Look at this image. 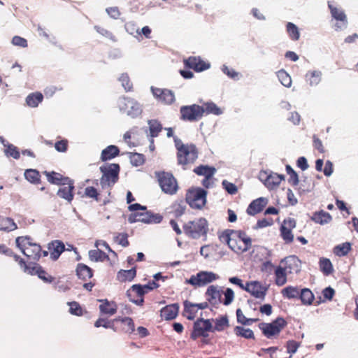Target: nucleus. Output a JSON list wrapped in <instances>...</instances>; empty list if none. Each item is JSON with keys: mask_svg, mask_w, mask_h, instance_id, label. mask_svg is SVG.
<instances>
[{"mask_svg": "<svg viewBox=\"0 0 358 358\" xmlns=\"http://www.w3.org/2000/svg\"><path fill=\"white\" fill-rule=\"evenodd\" d=\"M175 146L177 150L178 164L182 166L183 169L187 166L194 164L199 155V150L193 143L184 144L177 136H174Z\"/></svg>", "mask_w": 358, "mask_h": 358, "instance_id": "f257e3e1", "label": "nucleus"}, {"mask_svg": "<svg viewBox=\"0 0 358 358\" xmlns=\"http://www.w3.org/2000/svg\"><path fill=\"white\" fill-rule=\"evenodd\" d=\"M205 296L208 303L213 306L217 307L220 304L229 306L234 298V291L231 288H227L225 291L218 285H210L208 287Z\"/></svg>", "mask_w": 358, "mask_h": 358, "instance_id": "f03ea898", "label": "nucleus"}, {"mask_svg": "<svg viewBox=\"0 0 358 358\" xmlns=\"http://www.w3.org/2000/svg\"><path fill=\"white\" fill-rule=\"evenodd\" d=\"M222 243H227L236 253L241 254L246 250V234L242 231L225 230L219 236Z\"/></svg>", "mask_w": 358, "mask_h": 358, "instance_id": "7ed1b4c3", "label": "nucleus"}, {"mask_svg": "<svg viewBox=\"0 0 358 358\" xmlns=\"http://www.w3.org/2000/svg\"><path fill=\"white\" fill-rule=\"evenodd\" d=\"M15 243L16 246L29 259L38 261L42 255L43 257L48 255V251L42 252L40 245L31 243L29 238L19 236L16 238Z\"/></svg>", "mask_w": 358, "mask_h": 358, "instance_id": "20e7f679", "label": "nucleus"}, {"mask_svg": "<svg viewBox=\"0 0 358 358\" xmlns=\"http://www.w3.org/2000/svg\"><path fill=\"white\" fill-rule=\"evenodd\" d=\"M183 231L188 237L193 239H199L201 237L206 239L208 222L203 217L189 221L183 225Z\"/></svg>", "mask_w": 358, "mask_h": 358, "instance_id": "39448f33", "label": "nucleus"}, {"mask_svg": "<svg viewBox=\"0 0 358 358\" xmlns=\"http://www.w3.org/2000/svg\"><path fill=\"white\" fill-rule=\"evenodd\" d=\"M120 167L118 164H110L108 166H102L100 171L102 176L100 179V185L103 189H108V194L110 189L119 180Z\"/></svg>", "mask_w": 358, "mask_h": 358, "instance_id": "423d86ee", "label": "nucleus"}, {"mask_svg": "<svg viewBox=\"0 0 358 358\" xmlns=\"http://www.w3.org/2000/svg\"><path fill=\"white\" fill-rule=\"evenodd\" d=\"M156 178L162 191L164 194L174 195L178 191V182L171 173L165 171L157 172Z\"/></svg>", "mask_w": 358, "mask_h": 358, "instance_id": "0eeeda50", "label": "nucleus"}, {"mask_svg": "<svg viewBox=\"0 0 358 358\" xmlns=\"http://www.w3.org/2000/svg\"><path fill=\"white\" fill-rule=\"evenodd\" d=\"M220 278L219 275L212 271H199L185 280V284L191 285L194 288L204 287Z\"/></svg>", "mask_w": 358, "mask_h": 358, "instance_id": "6e6552de", "label": "nucleus"}, {"mask_svg": "<svg viewBox=\"0 0 358 358\" xmlns=\"http://www.w3.org/2000/svg\"><path fill=\"white\" fill-rule=\"evenodd\" d=\"M207 192L201 187L189 189L185 196L187 203L191 208L201 209L206 203Z\"/></svg>", "mask_w": 358, "mask_h": 358, "instance_id": "1a4fd4ad", "label": "nucleus"}, {"mask_svg": "<svg viewBox=\"0 0 358 358\" xmlns=\"http://www.w3.org/2000/svg\"><path fill=\"white\" fill-rule=\"evenodd\" d=\"M119 109L131 117H136L142 113L141 105L134 99L129 97H121L117 101Z\"/></svg>", "mask_w": 358, "mask_h": 358, "instance_id": "9d476101", "label": "nucleus"}, {"mask_svg": "<svg viewBox=\"0 0 358 358\" xmlns=\"http://www.w3.org/2000/svg\"><path fill=\"white\" fill-rule=\"evenodd\" d=\"M180 120L188 122H196L203 116L202 107L197 104L182 106L180 108Z\"/></svg>", "mask_w": 358, "mask_h": 358, "instance_id": "9b49d317", "label": "nucleus"}, {"mask_svg": "<svg viewBox=\"0 0 358 358\" xmlns=\"http://www.w3.org/2000/svg\"><path fill=\"white\" fill-rule=\"evenodd\" d=\"M162 216L159 214H155L151 211L143 210L141 212L131 213L128 217L130 223L141 222L146 224L159 223L162 220Z\"/></svg>", "mask_w": 358, "mask_h": 358, "instance_id": "f8f14e48", "label": "nucleus"}, {"mask_svg": "<svg viewBox=\"0 0 358 358\" xmlns=\"http://www.w3.org/2000/svg\"><path fill=\"white\" fill-rule=\"evenodd\" d=\"M287 322L282 317H278L271 323H261L259 328L264 335L270 338L274 336L278 335L280 332L286 327Z\"/></svg>", "mask_w": 358, "mask_h": 358, "instance_id": "ddd939ff", "label": "nucleus"}, {"mask_svg": "<svg viewBox=\"0 0 358 358\" xmlns=\"http://www.w3.org/2000/svg\"><path fill=\"white\" fill-rule=\"evenodd\" d=\"M212 329V324L209 320L198 319L194 322L193 331L191 333V338L196 340L199 337L206 338L208 336V332Z\"/></svg>", "mask_w": 358, "mask_h": 358, "instance_id": "4468645a", "label": "nucleus"}, {"mask_svg": "<svg viewBox=\"0 0 358 358\" xmlns=\"http://www.w3.org/2000/svg\"><path fill=\"white\" fill-rule=\"evenodd\" d=\"M259 178L264 182L265 186L270 189H273L279 186L281 181L284 179L282 175H279L275 173H268L267 171H261Z\"/></svg>", "mask_w": 358, "mask_h": 358, "instance_id": "2eb2a0df", "label": "nucleus"}, {"mask_svg": "<svg viewBox=\"0 0 358 358\" xmlns=\"http://www.w3.org/2000/svg\"><path fill=\"white\" fill-rule=\"evenodd\" d=\"M186 68L192 69L196 72H201L210 69V64L201 59V57L190 56L183 60Z\"/></svg>", "mask_w": 358, "mask_h": 358, "instance_id": "dca6fc26", "label": "nucleus"}, {"mask_svg": "<svg viewBox=\"0 0 358 358\" xmlns=\"http://www.w3.org/2000/svg\"><path fill=\"white\" fill-rule=\"evenodd\" d=\"M147 291L143 290V287L141 285H133L127 291V296L129 301L138 305L143 306L144 303V295Z\"/></svg>", "mask_w": 358, "mask_h": 358, "instance_id": "f3484780", "label": "nucleus"}, {"mask_svg": "<svg viewBox=\"0 0 358 358\" xmlns=\"http://www.w3.org/2000/svg\"><path fill=\"white\" fill-rule=\"evenodd\" d=\"M280 264L289 275L296 274L301 271V260L295 255H290L285 257L280 262Z\"/></svg>", "mask_w": 358, "mask_h": 358, "instance_id": "a211bd4d", "label": "nucleus"}, {"mask_svg": "<svg viewBox=\"0 0 358 358\" xmlns=\"http://www.w3.org/2000/svg\"><path fill=\"white\" fill-rule=\"evenodd\" d=\"M151 91L157 101L164 104L169 105L175 101L174 93L170 90L151 87Z\"/></svg>", "mask_w": 358, "mask_h": 358, "instance_id": "6ab92c4d", "label": "nucleus"}, {"mask_svg": "<svg viewBox=\"0 0 358 358\" xmlns=\"http://www.w3.org/2000/svg\"><path fill=\"white\" fill-rule=\"evenodd\" d=\"M296 227V221L294 219L289 218L285 220L281 225L280 231V236L285 243L289 244L294 241V235L292 230Z\"/></svg>", "mask_w": 358, "mask_h": 358, "instance_id": "aec40b11", "label": "nucleus"}, {"mask_svg": "<svg viewBox=\"0 0 358 358\" xmlns=\"http://www.w3.org/2000/svg\"><path fill=\"white\" fill-rule=\"evenodd\" d=\"M61 185L63 187L59 189L57 195L60 198L64 199L69 202L71 201L73 199V181L69 178H66Z\"/></svg>", "mask_w": 358, "mask_h": 358, "instance_id": "412c9836", "label": "nucleus"}, {"mask_svg": "<svg viewBox=\"0 0 358 358\" xmlns=\"http://www.w3.org/2000/svg\"><path fill=\"white\" fill-rule=\"evenodd\" d=\"M268 200L265 197H259L253 200L248 207V214L255 215L261 213L267 206Z\"/></svg>", "mask_w": 358, "mask_h": 358, "instance_id": "4be33fe9", "label": "nucleus"}, {"mask_svg": "<svg viewBox=\"0 0 358 358\" xmlns=\"http://www.w3.org/2000/svg\"><path fill=\"white\" fill-rule=\"evenodd\" d=\"M48 250L50 254V258L56 261L59 259L61 254L66 250L65 245L62 241L55 240L48 244Z\"/></svg>", "mask_w": 358, "mask_h": 358, "instance_id": "5701e85b", "label": "nucleus"}, {"mask_svg": "<svg viewBox=\"0 0 358 358\" xmlns=\"http://www.w3.org/2000/svg\"><path fill=\"white\" fill-rule=\"evenodd\" d=\"M266 288L259 282H248V292L258 299H264L266 295Z\"/></svg>", "mask_w": 358, "mask_h": 358, "instance_id": "b1692460", "label": "nucleus"}, {"mask_svg": "<svg viewBox=\"0 0 358 358\" xmlns=\"http://www.w3.org/2000/svg\"><path fill=\"white\" fill-rule=\"evenodd\" d=\"M179 310V306L178 303H173L168 305L161 310V317L166 320H171L175 319Z\"/></svg>", "mask_w": 358, "mask_h": 358, "instance_id": "393cba45", "label": "nucleus"}, {"mask_svg": "<svg viewBox=\"0 0 358 358\" xmlns=\"http://www.w3.org/2000/svg\"><path fill=\"white\" fill-rule=\"evenodd\" d=\"M76 271L78 278L83 281H87L93 276L92 269L83 263L77 265Z\"/></svg>", "mask_w": 358, "mask_h": 358, "instance_id": "a878e982", "label": "nucleus"}, {"mask_svg": "<svg viewBox=\"0 0 358 358\" xmlns=\"http://www.w3.org/2000/svg\"><path fill=\"white\" fill-rule=\"evenodd\" d=\"M311 220L317 224L324 225L329 223L332 220V217L329 213L321 210L315 212L311 217Z\"/></svg>", "mask_w": 358, "mask_h": 358, "instance_id": "bb28decb", "label": "nucleus"}, {"mask_svg": "<svg viewBox=\"0 0 358 358\" xmlns=\"http://www.w3.org/2000/svg\"><path fill=\"white\" fill-rule=\"evenodd\" d=\"M183 305V316L189 320H193L196 317V313L198 312L196 304L186 300L184 301Z\"/></svg>", "mask_w": 358, "mask_h": 358, "instance_id": "cd10ccee", "label": "nucleus"}, {"mask_svg": "<svg viewBox=\"0 0 358 358\" xmlns=\"http://www.w3.org/2000/svg\"><path fill=\"white\" fill-rule=\"evenodd\" d=\"M101 304L99 306V310L101 313L108 315H113L117 312V305L113 301H109L107 299L100 300Z\"/></svg>", "mask_w": 358, "mask_h": 358, "instance_id": "c85d7f7f", "label": "nucleus"}, {"mask_svg": "<svg viewBox=\"0 0 358 358\" xmlns=\"http://www.w3.org/2000/svg\"><path fill=\"white\" fill-rule=\"evenodd\" d=\"M136 275V267H133L129 270H120L117 273V279L120 282H124L131 281Z\"/></svg>", "mask_w": 358, "mask_h": 358, "instance_id": "c756f323", "label": "nucleus"}, {"mask_svg": "<svg viewBox=\"0 0 358 358\" xmlns=\"http://www.w3.org/2000/svg\"><path fill=\"white\" fill-rule=\"evenodd\" d=\"M301 289L297 286H287L281 290V294L288 299H299Z\"/></svg>", "mask_w": 358, "mask_h": 358, "instance_id": "7c9ffc66", "label": "nucleus"}, {"mask_svg": "<svg viewBox=\"0 0 358 358\" xmlns=\"http://www.w3.org/2000/svg\"><path fill=\"white\" fill-rule=\"evenodd\" d=\"M120 153V150L116 145H109L102 150L101 159L103 162L110 160L117 157Z\"/></svg>", "mask_w": 358, "mask_h": 358, "instance_id": "2f4dec72", "label": "nucleus"}, {"mask_svg": "<svg viewBox=\"0 0 358 358\" xmlns=\"http://www.w3.org/2000/svg\"><path fill=\"white\" fill-rule=\"evenodd\" d=\"M289 275L285 269L282 267V266L280 264V265L275 270V282L278 286L284 285L287 281V276Z\"/></svg>", "mask_w": 358, "mask_h": 358, "instance_id": "473e14b6", "label": "nucleus"}, {"mask_svg": "<svg viewBox=\"0 0 358 358\" xmlns=\"http://www.w3.org/2000/svg\"><path fill=\"white\" fill-rule=\"evenodd\" d=\"M43 173L47 177L48 181L54 185H60L63 183L64 181V179L66 177H64L62 174L59 173L55 172V171H45L43 172Z\"/></svg>", "mask_w": 358, "mask_h": 358, "instance_id": "72a5a7b5", "label": "nucleus"}, {"mask_svg": "<svg viewBox=\"0 0 358 358\" xmlns=\"http://www.w3.org/2000/svg\"><path fill=\"white\" fill-rule=\"evenodd\" d=\"M17 229L16 223L12 218L0 216V230L12 231Z\"/></svg>", "mask_w": 358, "mask_h": 358, "instance_id": "f704fd0d", "label": "nucleus"}, {"mask_svg": "<svg viewBox=\"0 0 358 358\" xmlns=\"http://www.w3.org/2000/svg\"><path fill=\"white\" fill-rule=\"evenodd\" d=\"M320 270L324 275H329L334 272V266L329 259L321 257L319 260Z\"/></svg>", "mask_w": 358, "mask_h": 358, "instance_id": "c9c22d12", "label": "nucleus"}, {"mask_svg": "<svg viewBox=\"0 0 358 358\" xmlns=\"http://www.w3.org/2000/svg\"><path fill=\"white\" fill-rule=\"evenodd\" d=\"M299 299L303 305L310 306L313 304L315 296L310 289L303 288L300 291Z\"/></svg>", "mask_w": 358, "mask_h": 358, "instance_id": "e433bc0d", "label": "nucleus"}, {"mask_svg": "<svg viewBox=\"0 0 358 358\" xmlns=\"http://www.w3.org/2000/svg\"><path fill=\"white\" fill-rule=\"evenodd\" d=\"M328 6L331 11V14L334 19L342 22L344 24L347 23V17L343 10L334 6L330 2H328Z\"/></svg>", "mask_w": 358, "mask_h": 358, "instance_id": "4c0bfd02", "label": "nucleus"}, {"mask_svg": "<svg viewBox=\"0 0 358 358\" xmlns=\"http://www.w3.org/2000/svg\"><path fill=\"white\" fill-rule=\"evenodd\" d=\"M193 171L198 176H203L204 177H207L213 176L216 172V169L213 166L200 165L194 169Z\"/></svg>", "mask_w": 358, "mask_h": 358, "instance_id": "58836bf2", "label": "nucleus"}, {"mask_svg": "<svg viewBox=\"0 0 358 358\" xmlns=\"http://www.w3.org/2000/svg\"><path fill=\"white\" fill-rule=\"evenodd\" d=\"M43 99V96L41 92H34L27 96L26 103L29 106L34 108L37 107Z\"/></svg>", "mask_w": 358, "mask_h": 358, "instance_id": "ea45409f", "label": "nucleus"}, {"mask_svg": "<svg viewBox=\"0 0 358 358\" xmlns=\"http://www.w3.org/2000/svg\"><path fill=\"white\" fill-rule=\"evenodd\" d=\"M115 319H119L118 322H121L122 324V331L125 333L131 334L135 330V324L133 320L131 317H116Z\"/></svg>", "mask_w": 358, "mask_h": 358, "instance_id": "a19ab883", "label": "nucleus"}, {"mask_svg": "<svg viewBox=\"0 0 358 358\" xmlns=\"http://www.w3.org/2000/svg\"><path fill=\"white\" fill-rule=\"evenodd\" d=\"M31 270L34 274H37L45 282L51 283L55 280V278L49 275L41 266L31 267Z\"/></svg>", "mask_w": 358, "mask_h": 358, "instance_id": "79ce46f5", "label": "nucleus"}, {"mask_svg": "<svg viewBox=\"0 0 358 358\" xmlns=\"http://www.w3.org/2000/svg\"><path fill=\"white\" fill-rule=\"evenodd\" d=\"M321 76L320 71H309L306 75V80L310 86H315L320 82Z\"/></svg>", "mask_w": 358, "mask_h": 358, "instance_id": "37998d69", "label": "nucleus"}, {"mask_svg": "<svg viewBox=\"0 0 358 358\" xmlns=\"http://www.w3.org/2000/svg\"><path fill=\"white\" fill-rule=\"evenodd\" d=\"M351 244L348 242L338 245L334 248V253L338 257H343L347 255L351 250Z\"/></svg>", "mask_w": 358, "mask_h": 358, "instance_id": "c03bdc74", "label": "nucleus"}, {"mask_svg": "<svg viewBox=\"0 0 358 358\" xmlns=\"http://www.w3.org/2000/svg\"><path fill=\"white\" fill-rule=\"evenodd\" d=\"M26 180L34 184H38L41 182V175L36 169H27L24 172Z\"/></svg>", "mask_w": 358, "mask_h": 358, "instance_id": "a18cd8bd", "label": "nucleus"}, {"mask_svg": "<svg viewBox=\"0 0 358 358\" xmlns=\"http://www.w3.org/2000/svg\"><path fill=\"white\" fill-rule=\"evenodd\" d=\"M89 256L90 259L94 262L109 260L108 255L99 249L90 250Z\"/></svg>", "mask_w": 358, "mask_h": 358, "instance_id": "49530a36", "label": "nucleus"}, {"mask_svg": "<svg viewBox=\"0 0 358 358\" xmlns=\"http://www.w3.org/2000/svg\"><path fill=\"white\" fill-rule=\"evenodd\" d=\"M150 134L152 138L158 136L162 130V124L157 120H151L148 121Z\"/></svg>", "mask_w": 358, "mask_h": 358, "instance_id": "de8ad7c7", "label": "nucleus"}, {"mask_svg": "<svg viewBox=\"0 0 358 358\" xmlns=\"http://www.w3.org/2000/svg\"><path fill=\"white\" fill-rule=\"evenodd\" d=\"M286 30L289 37L292 41H298L300 38V33L299 28L292 22H287L286 25Z\"/></svg>", "mask_w": 358, "mask_h": 358, "instance_id": "09e8293b", "label": "nucleus"}, {"mask_svg": "<svg viewBox=\"0 0 358 358\" xmlns=\"http://www.w3.org/2000/svg\"><path fill=\"white\" fill-rule=\"evenodd\" d=\"M185 206L182 201H176L171 206V213L176 217H180L185 213Z\"/></svg>", "mask_w": 358, "mask_h": 358, "instance_id": "8fccbe9b", "label": "nucleus"}, {"mask_svg": "<svg viewBox=\"0 0 358 358\" xmlns=\"http://www.w3.org/2000/svg\"><path fill=\"white\" fill-rule=\"evenodd\" d=\"M203 110L204 114H214V115H220L221 113V110L213 102H207L204 103L203 106H201Z\"/></svg>", "mask_w": 358, "mask_h": 358, "instance_id": "3c124183", "label": "nucleus"}, {"mask_svg": "<svg viewBox=\"0 0 358 358\" xmlns=\"http://www.w3.org/2000/svg\"><path fill=\"white\" fill-rule=\"evenodd\" d=\"M83 196L92 199L96 201H99L100 200L99 192L96 187L92 186H88L85 188Z\"/></svg>", "mask_w": 358, "mask_h": 358, "instance_id": "603ef678", "label": "nucleus"}, {"mask_svg": "<svg viewBox=\"0 0 358 358\" xmlns=\"http://www.w3.org/2000/svg\"><path fill=\"white\" fill-rule=\"evenodd\" d=\"M118 320L119 319H114L113 320H108L107 319H104V318H99L94 323V326L96 327H103L106 329H113V330L115 331V327H114V323L115 322H118Z\"/></svg>", "mask_w": 358, "mask_h": 358, "instance_id": "864d4df0", "label": "nucleus"}, {"mask_svg": "<svg viewBox=\"0 0 358 358\" xmlns=\"http://www.w3.org/2000/svg\"><path fill=\"white\" fill-rule=\"evenodd\" d=\"M278 80L282 85L286 87H289L292 85V79L290 76L283 69L280 70L277 73Z\"/></svg>", "mask_w": 358, "mask_h": 358, "instance_id": "5fc2aeb1", "label": "nucleus"}, {"mask_svg": "<svg viewBox=\"0 0 358 358\" xmlns=\"http://www.w3.org/2000/svg\"><path fill=\"white\" fill-rule=\"evenodd\" d=\"M323 299L316 302L315 305H319L321 302H325L326 301L332 300L335 295V290L331 287H326L322 290Z\"/></svg>", "mask_w": 358, "mask_h": 358, "instance_id": "6e6d98bb", "label": "nucleus"}, {"mask_svg": "<svg viewBox=\"0 0 358 358\" xmlns=\"http://www.w3.org/2000/svg\"><path fill=\"white\" fill-rule=\"evenodd\" d=\"M286 171L287 173L289 176L288 179L289 183L292 186H296L299 184V178L296 171H294L289 165L286 166Z\"/></svg>", "mask_w": 358, "mask_h": 358, "instance_id": "4d7b16f0", "label": "nucleus"}, {"mask_svg": "<svg viewBox=\"0 0 358 358\" xmlns=\"http://www.w3.org/2000/svg\"><path fill=\"white\" fill-rule=\"evenodd\" d=\"M129 159L132 165L135 166H141L145 162V156L143 154L130 153Z\"/></svg>", "mask_w": 358, "mask_h": 358, "instance_id": "13d9d810", "label": "nucleus"}, {"mask_svg": "<svg viewBox=\"0 0 358 358\" xmlns=\"http://www.w3.org/2000/svg\"><path fill=\"white\" fill-rule=\"evenodd\" d=\"M119 80L121 82L122 87L127 92L132 90L133 85L127 73H122L119 78Z\"/></svg>", "mask_w": 358, "mask_h": 358, "instance_id": "bf43d9fd", "label": "nucleus"}, {"mask_svg": "<svg viewBox=\"0 0 358 358\" xmlns=\"http://www.w3.org/2000/svg\"><path fill=\"white\" fill-rule=\"evenodd\" d=\"M68 305L69 306V312L71 314L81 316L83 314V309L80 304L76 301L69 302Z\"/></svg>", "mask_w": 358, "mask_h": 358, "instance_id": "052dcab7", "label": "nucleus"}, {"mask_svg": "<svg viewBox=\"0 0 358 358\" xmlns=\"http://www.w3.org/2000/svg\"><path fill=\"white\" fill-rule=\"evenodd\" d=\"M273 223H274V221L271 217L262 218L257 221L256 224L253 227V229H259L265 228V227H270V226L273 225Z\"/></svg>", "mask_w": 358, "mask_h": 358, "instance_id": "680f3d73", "label": "nucleus"}, {"mask_svg": "<svg viewBox=\"0 0 358 358\" xmlns=\"http://www.w3.org/2000/svg\"><path fill=\"white\" fill-rule=\"evenodd\" d=\"M223 188L230 194L233 195L237 193L238 189L237 187L226 180H224L222 182Z\"/></svg>", "mask_w": 358, "mask_h": 358, "instance_id": "e2e57ef3", "label": "nucleus"}, {"mask_svg": "<svg viewBox=\"0 0 358 358\" xmlns=\"http://www.w3.org/2000/svg\"><path fill=\"white\" fill-rule=\"evenodd\" d=\"M228 326V320L227 317H221L216 320L215 324V329L220 331Z\"/></svg>", "mask_w": 358, "mask_h": 358, "instance_id": "0e129e2a", "label": "nucleus"}, {"mask_svg": "<svg viewBox=\"0 0 358 358\" xmlns=\"http://www.w3.org/2000/svg\"><path fill=\"white\" fill-rule=\"evenodd\" d=\"M6 154L7 156L12 157L16 159H19L20 156V152L18 151L17 148L13 145H9L8 146V148L6 150Z\"/></svg>", "mask_w": 358, "mask_h": 358, "instance_id": "69168bd1", "label": "nucleus"}, {"mask_svg": "<svg viewBox=\"0 0 358 358\" xmlns=\"http://www.w3.org/2000/svg\"><path fill=\"white\" fill-rule=\"evenodd\" d=\"M300 344L299 342L290 340L287 342L286 348L288 353L294 354L296 352L299 348Z\"/></svg>", "mask_w": 358, "mask_h": 358, "instance_id": "338daca9", "label": "nucleus"}, {"mask_svg": "<svg viewBox=\"0 0 358 358\" xmlns=\"http://www.w3.org/2000/svg\"><path fill=\"white\" fill-rule=\"evenodd\" d=\"M313 147L317 150L320 153H324L325 149L322 144V141L316 136H313Z\"/></svg>", "mask_w": 358, "mask_h": 358, "instance_id": "774afa93", "label": "nucleus"}]
</instances>
